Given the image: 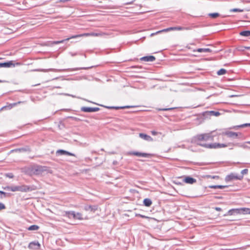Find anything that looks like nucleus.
Here are the masks:
<instances>
[{"label": "nucleus", "instance_id": "nucleus-1", "mask_svg": "<svg viewBox=\"0 0 250 250\" xmlns=\"http://www.w3.org/2000/svg\"><path fill=\"white\" fill-rule=\"evenodd\" d=\"M12 191H21L22 192H27L32 191L37 189L35 186H28L25 185L13 186Z\"/></svg>", "mask_w": 250, "mask_h": 250}, {"label": "nucleus", "instance_id": "nucleus-2", "mask_svg": "<svg viewBox=\"0 0 250 250\" xmlns=\"http://www.w3.org/2000/svg\"><path fill=\"white\" fill-rule=\"evenodd\" d=\"M213 136L211 133H203L197 135L194 137V141L197 145V143H203V141H213Z\"/></svg>", "mask_w": 250, "mask_h": 250}, {"label": "nucleus", "instance_id": "nucleus-3", "mask_svg": "<svg viewBox=\"0 0 250 250\" xmlns=\"http://www.w3.org/2000/svg\"><path fill=\"white\" fill-rule=\"evenodd\" d=\"M197 145L203 146L207 148H218L222 147H226L229 146H232V143H229L228 145L220 143L207 144L202 143L201 142L197 143Z\"/></svg>", "mask_w": 250, "mask_h": 250}, {"label": "nucleus", "instance_id": "nucleus-4", "mask_svg": "<svg viewBox=\"0 0 250 250\" xmlns=\"http://www.w3.org/2000/svg\"><path fill=\"white\" fill-rule=\"evenodd\" d=\"M47 167L42 166H35L32 167L31 171L32 173L36 175H39L47 170Z\"/></svg>", "mask_w": 250, "mask_h": 250}, {"label": "nucleus", "instance_id": "nucleus-5", "mask_svg": "<svg viewBox=\"0 0 250 250\" xmlns=\"http://www.w3.org/2000/svg\"><path fill=\"white\" fill-rule=\"evenodd\" d=\"M128 155H135L139 157H143L146 158H150L152 156V154L140 152L137 151H129L127 153Z\"/></svg>", "mask_w": 250, "mask_h": 250}, {"label": "nucleus", "instance_id": "nucleus-6", "mask_svg": "<svg viewBox=\"0 0 250 250\" xmlns=\"http://www.w3.org/2000/svg\"><path fill=\"white\" fill-rule=\"evenodd\" d=\"M83 35H83V34H79V35H73V36H70V37H68L67 38H66V39H65L64 40H61V41H57L51 42L50 43H51V45L58 44H59V43H63L65 41H68L69 40L72 39H76V38H79V37H82Z\"/></svg>", "mask_w": 250, "mask_h": 250}, {"label": "nucleus", "instance_id": "nucleus-7", "mask_svg": "<svg viewBox=\"0 0 250 250\" xmlns=\"http://www.w3.org/2000/svg\"><path fill=\"white\" fill-rule=\"evenodd\" d=\"M92 66L91 67H77L75 68L72 69H50L49 71H53L55 72H64L67 71H76L79 70H87L89 68H92Z\"/></svg>", "mask_w": 250, "mask_h": 250}, {"label": "nucleus", "instance_id": "nucleus-8", "mask_svg": "<svg viewBox=\"0 0 250 250\" xmlns=\"http://www.w3.org/2000/svg\"><path fill=\"white\" fill-rule=\"evenodd\" d=\"M243 179L242 175H238L235 173H231L229 175H227L225 178V181L226 182H229L233 180H241Z\"/></svg>", "mask_w": 250, "mask_h": 250}, {"label": "nucleus", "instance_id": "nucleus-9", "mask_svg": "<svg viewBox=\"0 0 250 250\" xmlns=\"http://www.w3.org/2000/svg\"><path fill=\"white\" fill-rule=\"evenodd\" d=\"M100 110L99 107H91L83 106L81 108V110L84 112H96Z\"/></svg>", "mask_w": 250, "mask_h": 250}, {"label": "nucleus", "instance_id": "nucleus-10", "mask_svg": "<svg viewBox=\"0 0 250 250\" xmlns=\"http://www.w3.org/2000/svg\"><path fill=\"white\" fill-rule=\"evenodd\" d=\"M41 247L38 241H33L28 245V248L32 250H39Z\"/></svg>", "mask_w": 250, "mask_h": 250}, {"label": "nucleus", "instance_id": "nucleus-11", "mask_svg": "<svg viewBox=\"0 0 250 250\" xmlns=\"http://www.w3.org/2000/svg\"><path fill=\"white\" fill-rule=\"evenodd\" d=\"M240 208H232L229 209L226 214H224V216L227 215H235L237 214H240Z\"/></svg>", "mask_w": 250, "mask_h": 250}, {"label": "nucleus", "instance_id": "nucleus-12", "mask_svg": "<svg viewBox=\"0 0 250 250\" xmlns=\"http://www.w3.org/2000/svg\"><path fill=\"white\" fill-rule=\"evenodd\" d=\"M56 154L58 155H67L69 156H76L75 154L63 149H59L56 151Z\"/></svg>", "mask_w": 250, "mask_h": 250}, {"label": "nucleus", "instance_id": "nucleus-13", "mask_svg": "<svg viewBox=\"0 0 250 250\" xmlns=\"http://www.w3.org/2000/svg\"><path fill=\"white\" fill-rule=\"evenodd\" d=\"M223 135H225L228 137L232 138H236L238 137V133L232 132V131H227L225 132H223L222 133Z\"/></svg>", "mask_w": 250, "mask_h": 250}, {"label": "nucleus", "instance_id": "nucleus-14", "mask_svg": "<svg viewBox=\"0 0 250 250\" xmlns=\"http://www.w3.org/2000/svg\"><path fill=\"white\" fill-rule=\"evenodd\" d=\"M12 152H30L31 151L30 148L29 146H25V147H21L17 149H15L14 150H11Z\"/></svg>", "mask_w": 250, "mask_h": 250}, {"label": "nucleus", "instance_id": "nucleus-15", "mask_svg": "<svg viewBox=\"0 0 250 250\" xmlns=\"http://www.w3.org/2000/svg\"><path fill=\"white\" fill-rule=\"evenodd\" d=\"M183 181L187 184H193L196 182V180L190 176H188L184 178Z\"/></svg>", "mask_w": 250, "mask_h": 250}, {"label": "nucleus", "instance_id": "nucleus-16", "mask_svg": "<svg viewBox=\"0 0 250 250\" xmlns=\"http://www.w3.org/2000/svg\"><path fill=\"white\" fill-rule=\"evenodd\" d=\"M156 60V58L154 56L150 55V56H146L140 58V60L142 61L145 62H153Z\"/></svg>", "mask_w": 250, "mask_h": 250}, {"label": "nucleus", "instance_id": "nucleus-17", "mask_svg": "<svg viewBox=\"0 0 250 250\" xmlns=\"http://www.w3.org/2000/svg\"><path fill=\"white\" fill-rule=\"evenodd\" d=\"M187 28H185L182 26H174V27H170L169 28H167L166 29H164L163 31L165 32H167L171 30H183L184 29H187Z\"/></svg>", "mask_w": 250, "mask_h": 250}, {"label": "nucleus", "instance_id": "nucleus-18", "mask_svg": "<svg viewBox=\"0 0 250 250\" xmlns=\"http://www.w3.org/2000/svg\"><path fill=\"white\" fill-rule=\"evenodd\" d=\"M139 137L144 139V140L148 141V142H152L153 141V138L149 135H148L146 134L143 133H140L139 134Z\"/></svg>", "mask_w": 250, "mask_h": 250}, {"label": "nucleus", "instance_id": "nucleus-19", "mask_svg": "<svg viewBox=\"0 0 250 250\" xmlns=\"http://www.w3.org/2000/svg\"><path fill=\"white\" fill-rule=\"evenodd\" d=\"M98 208L97 206L94 205H85L84 207V210L86 211H90L92 212L95 211Z\"/></svg>", "mask_w": 250, "mask_h": 250}, {"label": "nucleus", "instance_id": "nucleus-20", "mask_svg": "<svg viewBox=\"0 0 250 250\" xmlns=\"http://www.w3.org/2000/svg\"><path fill=\"white\" fill-rule=\"evenodd\" d=\"M0 67H10L11 66H15L12 61H9L4 62H0Z\"/></svg>", "mask_w": 250, "mask_h": 250}, {"label": "nucleus", "instance_id": "nucleus-21", "mask_svg": "<svg viewBox=\"0 0 250 250\" xmlns=\"http://www.w3.org/2000/svg\"><path fill=\"white\" fill-rule=\"evenodd\" d=\"M74 211H65L63 215L64 217H67L70 219H73L74 215Z\"/></svg>", "mask_w": 250, "mask_h": 250}, {"label": "nucleus", "instance_id": "nucleus-22", "mask_svg": "<svg viewBox=\"0 0 250 250\" xmlns=\"http://www.w3.org/2000/svg\"><path fill=\"white\" fill-rule=\"evenodd\" d=\"M106 108L108 109H125V108H129L131 107H133V106H105Z\"/></svg>", "mask_w": 250, "mask_h": 250}, {"label": "nucleus", "instance_id": "nucleus-23", "mask_svg": "<svg viewBox=\"0 0 250 250\" xmlns=\"http://www.w3.org/2000/svg\"><path fill=\"white\" fill-rule=\"evenodd\" d=\"M152 202L150 199L145 198L144 199L143 204L145 206L149 207L152 205Z\"/></svg>", "mask_w": 250, "mask_h": 250}, {"label": "nucleus", "instance_id": "nucleus-24", "mask_svg": "<svg viewBox=\"0 0 250 250\" xmlns=\"http://www.w3.org/2000/svg\"><path fill=\"white\" fill-rule=\"evenodd\" d=\"M247 142H248L245 143L244 144H241V143H232V145L233 146H237L242 147V148H248L249 147L248 146L246 145L247 144H248Z\"/></svg>", "mask_w": 250, "mask_h": 250}, {"label": "nucleus", "instance_id": "nucleus-25", "mask_svg": "<svg viewBox=\"0 0 250 250\" xmlns=\"http://www.w3.org/2000/svg\"><path fill=\"white\" fill-rule=\"evenodd\" d=\"M240 214H250V208H240Z\"/></svg>", "mask_w": 250, "mask_h": 250}, {"label": "nucleus", "instance_id": "nucleus-26", "mask_svg": "<svg viewBox=\"0 0 250 250\" xmlns=\"http://www.w3.org/2000/svg\"><path fill=\"white\" fill-rule=\"evenodd\" d=\"M228 186H223V185H210L208 186V188H220V189H223L226 188H228Z\"/></svg>", "mask_w": 250, "mask_h": 250}, {"label": "nucleus", "instance_id": "nucleus-27", "mask_svg": "<svg viewBox=\"0 0 250 250\" xmlns=\"http://www.w3.org/2000/svg\"><path fill=\"white\" fill-rule=\"evenodd\" d=\"M10 196V193L4 192L0 190V199L9 197Z\"/></svg>", "mask_w": 250, "mask_h": 250}, {"label": "nucleus", "instance_id": "nucleus-28", "mask_svg": "<svg viewBox=\"0 0 250 250\" xmlns=\"http://www.w3.org/2000/svg\"><path fill=\"white\" fill-rule=\"evenodd\" d=\"M73 219L82 220L83 219V215L82 214V213H81L80 212H77V213L75 212Z\"/></svg>", "mask_w": 250, "mask_h": 250}, {"label": "nucleus", "instance_id": "nucleus-29", "mask_svg": "<svg viewBox=\"0 0 250 250\" xmlns=\"http://www.w3.org/2000/svg\"><path fill=\"white\" fill-rule=\"evenodd\" d=\"M240 35L244 37L250 36V30H244L242 31L239 33Z\"/></svg>", "mask_w": 250, "mask_h": 250}, {"label": "nucleus", "instance_id": "nucleus-30", "mask_svg": "<svg viewBox=\"0 0 250 250\" xmlns=\"http://www.w3.org/2000/svg\"><path fill=\"white\" fill-rule=\"evenodd\" d=\"M39 228H40V227L39 226L36 225H33L29 226L27 229L28 230L33 231V230H37L39 229Z\"/></svg>", "mask_w": 250, "mask_h": 250}, {"label": "nucleus", "instance_id": "nucleus-31", "mask_svg": "<svg viewBox=\"0 0 250 250\" xmlns=\"http://www.w3.org/2000/svg\"><path fill=\"white\" fill-rule=\"evenodd\" d=\"M202 115L204 119L210 118L211 117L209 114V111H206L202 113Z\"/></svg>", "mask_w": 250, "mask_h": 250}, {"label": "nucleus", "instance_id": "nucleus-32", "mask_svg": "<svg viewBox=\"0 0 250 250\" xmlns=\"http://www.w3.org/2000/svg\"><path fill=\"white\" fill-rule=\"evenodd\" d=\"M209 114H210L211 117V116H215L218 117L219 115H220L221 113L219 111H209Z\"/></svg>", "mask_w": 250, "mask_h": 250}, {"label": "nucleus", "instance_id": "nucleus-33", "mask_svg": "<svg viewBox=\"0 0 250 250\" xmlns=\"http://www.w3.org/2000/svg\"><path fill=\"white\" fill-rule=\"evenodd\" d=\"M198 52H210L211 50L209 48H198L197 50Z\"/></svg>", "mask_w": 250, "mask_h": 250}, {"label": "nucleus", "instance_id": "nucleus-34", "mask_svg": "<svg viewBox=\"0 0 250 250\" xmlns=\"http://www.w3.org/2000/svg\"><path fill=\"white\" fill-rule=\"evenodd\" d=\"M17 104V103L10 104L8 106H3L1 108L0 110H2L4 108H8V109H10L12 108L13 107H14V106L16 105Z\"/></svg>", "mask_w": 250, "mask_h": 250}, {"label": "nucleus", "instance_id": "nucleus-35", "mask_svg": "<svg viewBox=\"0 0 250 250\" xmlns=\"http://www.w3.org/2000/svg\"><path fill=\"white\" fill-rule=\"evenodd\" d=\"M226 73L227 70L226 69L224 68H221L217 71V74L218 75H222L225 74Z\"/></svg>", "mask_w": 250, "mask_h": 250}, {"label": "nucleus", "instance_id": "nucleus-36", "mask_svg": "<svg viewBox=\"0 0 250 250\" xmlns=\"http://www.w3.org/2000/svg\"><path fill=\"white\" fill-rule=\"evenodd\" d=\"M219 14L218 13H211L208 14V16L213 19L216 18L217 17L219 16Z\"/></svg>", "mask_w": 250, "mask_h": 250}, {"label": "nucleus", "instance_id": "nucleus-37", "mask_svg": "<svg viewBox=\"0 0 250 250\" xmlns=\"http://www.w3.org/2000/svg\"><path fill=\"white\" fill-rule=\"evenodd\" d=\"M244 11L243 9H241L239 8H233L230 10V12H242Z\"/></svg>", "mask_w": 250, "mask_h": 250}, {"label": "nucleus", "instance_id": "nucleus-38", "mask_svg": "<svg viewBox=\"0 0 250 250\" xmlns=\"http://www.w3.org/2000/svg\"><path fill=\"white\" fill-rule=\"evenodd\" d=\"M176 108V107H170V108H159V111H169L172 110Z\"/></svg>", "mask_w": 250, "mask_h": 250}, {"label": "nucleus", "instance_id": "nucleus-39", "mask_svg": "<svg viewBox=\"0 0 250 250\" xmlns=\"http://www.w3.org/2000/svg\"><path fill=\"white\" fill-rule=\"evenodd\" d=\"M248 126H250V123L244 124L241 125H240L236 126V127H248Z\"/></svg>", "mask_w": 250, "mask_h": 250}, {"label": "nucleus", "instance_id": "nucleus-40", "mask_svg": "<svg viewBox=\"0 0 250 250\" xmlns=\"http://www.w3.org/2000/svg\"><path fill=\"white\" fill-rule=\"evenodd\" d=\"M248 169H243L241 171V175H242L243 176L244 175L247 174H248Z\"/></svg>", "mask_w": 250, "mask_h": 250}, {"label": "nucleus", "instance_id": "nucleus-41", "mask_svg": "<svg viewBox=\"0 0 250 250\" xmlns=\"http://www.w3.org/2000/svg\"><path fill=\"white\" fill-rule=\"evenodd\" d=\"M206 177L207 178H212V179H218L219 178V176H217V175L211 176L210 175H208L206 176Z\"/></svg>", "mask_w": 250, "mask_h": 250}, {"label": "nucleus", "instance_id": "nucleus-42", "mask_svg": "<svg viewBox=\"0 0 250 250\" xmlns=\"http://www.w3.org/2000/svg\"><path fill=\"white\" fill-rule=\"evenodd\" d=\"M13 186H6L3 188V189L6 190L12 191Z\"/></svg>", "mask_w": 250, "mask_h": 250}, {"label": "nucleus", "instance_id": "nucleus-43", "mask_svg": "<svg viewBox=\"0 0 250 250\" xmlns=\"http://www.w3.org/2000/svg\"><path fill=\"white\" fill-rule=\"evenodd\" d=\"M5 208V205L3 203L0 202V210L3 209Z\"/></svg>", "mask_w": 250, "mask_h": 250}, {"label": "nucleus", "instance_id": "nucleus-44", "mask_svg": "<svg viewBox=\"0 0 250 250\" xmlns=\"http://www.w3.org/2000/svg\"><path fill=\"white\" fill-rule=\"evenodd\" d=\"M6 177H9V178H13L14 175L12 173H8L6 174Z\"/></svg>", "mask_w": 250, "mask_h": 250}, {"label": "nucleus", "instance_id": "nucleus-45", "mask_svg": "<svg viewBox=\"0 0 250 250\" xmlns=\"http://www.w3.org/2000/svg\"><path fill=\"white\" fill-rule=\"evenodd\" d=\"M165 32V31H163V30H160V31H157V32H155V33H153L151 34L150 36H154V35H156V34H158V33H161V32Z\"/></svg>", "mask_w": 250, "mask_h": 250}, {"label": "nucleus", "instance_id": "nucleus-46", "mask_svg": "<svg viewBox=\"0 0 250 250\" xmlns=\"http://www.w3.org/2000/svg\"><path fill=\"white\" fill-rule=\"evenodd\" d=\"M151 134L153 135H157L159 133L156 131H154V130H152L151 131Z\"/></svg>", "mask_w": 250, "mask_h": 250}, {"label": "nucleus", "instance_id": "nucleus-47", "mask_svg": "<svg viewBox=\"0 0 250 250\" xmlns=\"http://www.w3.org/2000/svg\"><path fill=\"white\" fill-rule=\"evenodd\" d=\"M68 118L72 119L73 120H75V121L79 120V119L78 118H77V117H75L70 116V117H68Z\"/></svg>", "mask_w": 250, "mask_h": 250}, {"label": "nucleus", "instance_id": "nucleus-48", "mask_svg": "<svg viewBox=\"0 0 250 250\" xmlns=\"http://www.w3.org/2000/svg\"><path fill=\"white\" fill-rule=\"evenodd\" d=\"M101 34L100 33H91V35L94 36H99Z\"/></svg>", "mask_w": 250, "mask_h": 250}, {"label": "nucleus", "instance_id": "nucleus-49", "mask_svg": "<svg viewBox=\"0 0 250 250\" xmlns=\"http://www.w3.org/2000/svg\"><path fill=\"white\" fill-rule=\"evenodd\" d=\"M69 54H70L71 56H74L77 55V53L69 52Z\"/></svg>", "mask_w": 250, "mask_h": 250}, {"label": "nucleus", "instance_id": "nucleus-50", "mask_svg": "<svg viewBox=\"0 0 250 250\" xmlns=\"http://www.w3.org/2000/svg\"><path fill=\"white\" fill-rule=\"evenodd\" d=\"M215 210H217V211H221L222 210L221 208H219V207H216L215 208Z\"/></svg>", "mask_w": 250, "mask_h": 250}, {"label": "nucleus", "instance_id": "nucleus-51", "mask_svg": "<svg viewBox=\"0 0 250 250\" xmlns=\"http://www.w3.org/2000/svg\"><path fill=\"white\" fill-rule=\"evenodd\" d=\"M139 215L141 217H142V218H146V217L145 215H141V214H139Z\"/></svg>", "mask_w": 250, "mask_h": 250}, {"label": "nucleus", "instance_id": "nucleus-52", "mask_svg": "<svg viewBox=\"0 0 250 250\" xmlns=\"http://www.w3.org/2000/svg\"><path fill=\"white\" fill-rule=\"evenodd\" d=\"M244 48L247 50H250V46L244 47Z\"/></svg>", "mask_w": 250, "mask_h": 250}, {"label": "nucleus", "instance_id": "nucleus-53", "mask_svg": "<svg viewBox=\"0 0 250 250\" xmlns=\"http://www.w3.org/2000/svg\"><path fill=\"white\" fill-rule=\"evenodd\" d=\"M88 101V102H90V103H93V102H91V101ZM93 104H95V103H93Z\"/></svg>", "mask_w": 250, "mask_h": 250}, {"label": "nucleus", "instance_id": "nucleus-54", "mask_svg": "<svg viewBox=\"0 0 250 250\" xmlns=\"http://www.w3.org/2000/svg\"><path fill=\"white\" fill-rule=\"evenodd\" d=\"M247 143H249V144H250V141H248Z\"/></svg>", "mask_w": 250, "mask_h": 250}, {"label": "nucleus", "instance_id": "nucleus-55", "mask_svg": "<svg viewBox=\"0 0 250 250\" xmlns=\"http://www.w3.org/2000/svg\"><path fill=\"white\" fill-rule=\"evenodd\" d=\"M3 82L2 81L0 80V83H1V82Z\"/></svg>", "mask_w": 250, "mask_h": 250}]
</instances>
